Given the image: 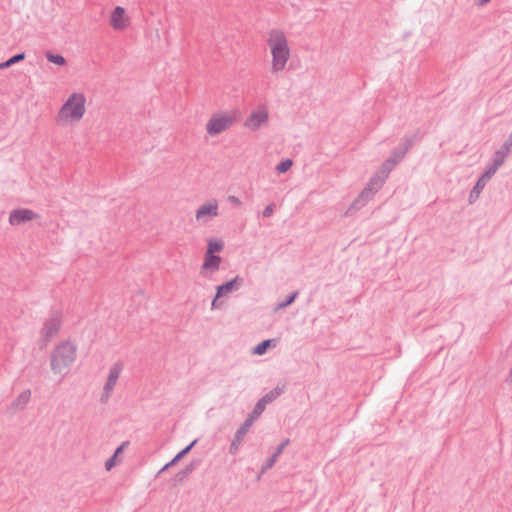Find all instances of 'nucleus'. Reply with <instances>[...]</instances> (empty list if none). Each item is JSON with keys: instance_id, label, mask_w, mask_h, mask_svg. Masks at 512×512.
<instances>
[{"instance_id": "obj_1", "label": "nucleus", "mask_w": 512, "mask_h": 512, "mask_svg": "<svg viewBox=\"0 0 512 512\" xmlns=\"http://www.w3.org/2000/svg\"><path fill=\"white\" fill-rule=\"evenodd\" d=\"M88 114V96L81 90L66 95L58 107L54 122L61 129H72L82 123Z\"/></svg>"}, {"instance_id": "obj_2", "label": "nucleus", "mask_w": 512, "mask_h": 512, "mask_svg": "<svg viewBox=\"0 0 512 512\" xmlns=\"http://www.w3.org/2000/svg\"><path fill=\"white\" fill-rule=\"evenodd\" d=\"M266 44L271 56V72L278 74L284 71L291 58V48L286 33L281 29H271L267 34Z\"/></svg>"}, {"instance_id": "obj_3", "label": "nucleus", "mask_w": 512, "mask_h": 512, "mask_svg": "<svg viewBox=\"0 0 512 512\" xmlns=\"http://www.w3.org/2000/svg\"><path fill=\"white\" fill-rule=\"evenodd\" d=\"M77 359V345L72 341L58 343L50 356V367L54 374L65 376Z\"/></svg>"}, {"instance_id": "obj_4", "label": "nucleus", "mask_w": 512, "mask_h": 512, "mask_svg": "<svg viewBox=\"0 0 512 512\" xmlns=\"http://www.w3.org/2000/svg\"><path fill=\"white\" fill-rule=\"evenodd\" d=\"M240 118L237 110H225L213 113L205 124L206 133L215 137L230 129Z\"/></svg>"}, {"instance_id": "obj_5", "label": "nucleus", "mask_w": 512, "mask_h": 512, "mask_svg": "<svg viewBox=\"0 0 512 512\" xmlns=\"http://www.w3.org/2000/svg\"><path fill=\"white\" fill-rule=\"evenodd\" d=\"M270 112L269 108L261 104L254 109L246 117L243 126L249 132H258L260 129L266 127L269 124Z\"/></svg>"}, {"instance_id": "obj_6", "label": "nucleus", "mask_w": 512, "mask_h": 512, "mask_svg": "<svg viewBox=\"0 0 512 512\" xmlns=\"http://www.w3.org/2000/svg\"><path fill=\"white\" fill-rule=\"evenodd\" d=\"M220 215V203L216 198H209L198 206L195 210L196 223L203 225L206 224Z\"/></svg>"}, {"instance_id": "obj_7", "label": "nucleus", "mask_w": 512, "mask_h": 512, "mask_svg": "<svg viewBox=\"0 0 512 512\" xmlns=\"http://www.w3.org/2000/svg\"><path fill=\"white\" fill-rule=\"evenodd\" d=\"M62 319L59 313L50 315L44 322L41 329V336L45 341H50L54 338L61 327Z\"/></svg>"}, {"instance_id": "obj_8", "label": "nucleus", "mask_w": 512, "mask_h": 512, "mask_svg": "<svg viewBox=\"0 0 512 512\" xmlns=\"http://www.w3.org/2000/svg\"><path fill=\"white\" fill-rule=\"evenodd\" d=\"M110 26L116 31H124L130 26V17L121 6H116L110 14Z\"/></svg>"}, {"instance_id": "obj_9", "label": "nucleus", "mask_w": 512, "mask_h": 512, "mask_svg": "<svg viewBox=\"0 0 512 512\" xmlns=\"http://www.w3.org/2000/svg\"><path fill=\"white\" fill-rule=\"evenodd\" d=\"M39 216L33 210L22 208L15 209L10 212L9 223L13 226H18L26 222L33 221Z\"/></svg>"}, {"instance_id": "obj_10", "label": "nucleus", "mask_w": 512, "mask_h": 512, "mask_svg": "<svg viewBox=\"0 0 512 512\" xmlns=\"http://www.w3.org/2000/svg\"><path fill=\"white\" fill-rule=\"evenodd\" d=\"M122 372V365L119 363L114 364L110 369L107 377V381L104 385V392L106 399L110 396L114 389L117 380Z\"/></svg>"}, {"instance_id": "obj_11", "label": "nucleus", "mask_w": 512, "mask_h": 512, "mask_svg": "<svg viewBox=\"0 0 512 512\" xmlns=\"http://www.w3.org/2000/svg\"><path fill=\"white\" fill-rule=\"evenodd\" d=\"M265 401L266 399H261L259 400V402L256 404L253 412L251 413V415L249 416V418L246 420L243 428L238 432V437H242L246 431L248 430V428L252 425L253 421L255 419H257L261 414L262 412L264 411L265 409Z\"/></svg>"}, {"instance_id": "obj_12", "label": "nucleus", "mask_w": 512, "mask_h": 512, "mask_svg": "<svg viewBox=\"0 0 512 512\" xmlns=\"http://www.w3.org/2000/svg\"><path fill=\"white\" fill-rule=\"evenodd\" d=\"M238 281H239V278L235 277L234 279L227 282L226 284L219 286L217 288L216 298L212 302V306L213 307L216 306V302L219 297L224 296V295L236 290L238 288Z\"/></svg>"}, {"instance_id": "obj_13", "label": "nucleus", "mask_w": 512, "mask_h": 512, "mask_svg": "<svg viewBox=\"0 0 512 512\" xmlns=\"http://www.w3.org/2000/svg\"><path fill=\"white\" fill-rule=\"evenodd\" d=\"M221 263V258L216 255L206 253L202 269L206 271L215 272L218 270Z\"/></svg>"}, {"instance_id": "obj_14", "label": "nucleus", "mask_w": 512, "mask_h": 512, "mask_svg": "<svg viewBox=\"0 0 512 512\" xmlns=\"http://www.w3.org/2000/svg\"><path fill=\"white\" fill-rule=\"evenodd\" d=\"M277 340L276 339H268L259 343L254 349L253 354L255 355H263L266 353L267 349L270 347H276Z\"/></svg>"}, {"instance_id": "obj_15", "label": "nucleus", "mask_w": 512, "mask_h": 512, "mask_svg": "<svg viewBox=\"0 0 512 512\" xmlns=\"http://www.w3.org/2000/svg\"><path fill=\"white\" fill-rule=\"evenodd\" d=\"M31 399V392L29 390L23 391L13 402V407L17 409L24 408Z\"/></svg>"}, {"instance_id": "obj_16", "label": "nucleus", "mask_w": 512, "mask_h": 512, "mask_svg": "<svg viewBox=\"0 0 512 512\" xmlns=\"http://www.w3.org/2000/svg\"><path fill=\"white\" fill-rule=\"evenodd\" d=\"M223 249V242L221 240L210 239L208 240V247L206 253L214 255L215 252H220Z\"/></svg>"}, {"instance_id": "obj_17", "label": "nucleus", "mask_w": 512, "mask_h": 512, "mask_svg": "<svg viewBox=\"0 0 512 512\" xmlns=\"http://www.w3.org/2000/svg\"><path fill=\"white\" fill-rule=\"evenodd\" d=\"M496 171V167L488 170L480 179L479 181L477 182L474 190L477 192V193H480L481 189L484 187L486 181H488L490 179V177L495 173Z\"/></svg>"}, {"instance_id": "obj_18", "label": "nucleus", "mask_w": 512, "mask_h": 512, "mask_svg": "<svg viewBox=\"0 0 512 512\" xmlns=\"http://www.w3.org/2000/svg\"><path fill=\"white\" fill-rule=\"evenodd\" d=\"M24 59H25V54L24 53L17 54L15 56L11 57L6 62L0 63V69H6V68L12 66L13 64H15L17 62H20V61H22Z\"/></svg>"}, {"instance_id": "obj_19", "label": "nucleus", "mask_w": 512, "mask_h": 512, "mask_svg": "<svg viewBox=\"0 0 512 512\" xmlns=\"http://www.w3.org/2000/svg\"><path fill=\"white\" fill-rule=\"evenodd\" d=\"M47 59L49 62L59 66H63L66 63L65 58L59 54H47Z\"/></svg>"}, {"instance_id": "obj_20", "label": "nucleus", "mask_w": 512, "mask_h": 512, "mask_svg": "<svg viewBox=\"0 0 512 512\" xmlns=\"http://www.w3.org/2000/svg\"><path fill=\"white\" fill-rule=\"evenodd\" d=\"M291 166H292V161L289 159H286L277 165V171L279 173H285L291 168Z\"/></svg>"}, {"instance_id": "obj_21", "label": "nucleus", "mask_w": 512, "mask_h": 512, "mask_svg": "<svg viewBox=\"0 0 512 512\" xmlns=\"http://www.w3.org/2000/svg\"><path fill=\"white\" fill-rule=\"evenodd\" d=\"M117 463L116 455H113L110 459H108L105 463V468L109 471L111 470Z\"/></svg>"}, {"instance_id": "obj_22", "label": "nucleus", "mask_w": 512, "mask_h": 512, "mask_svg": "<svg viewBox=\"0 0 512 512\" xmlns=\"http://www.w3.org/2000/svg\"><path fill=\"white\" fill-rule=\"evenodd\" d=\"M228 202L231 203L232 205L234 206H241L242 205V201L235 195H230L228 198H227Z\"/></svg>"}, {"instance_id": "obj_23", "label": "nucleus", "mask_w": 512, "mask_h": 512, "mask_svg": "<svg viewBox=\"0 0 512 512\" xmlns=\"http://www.w3.org/2000/svg\"><path fill=\"white\" fill-rule=\"evenodd\" d=\"M279 395V392H270L269 394L265 395L262 399H266L265 406L273 401L277 396Z\"/></svg>"}, {"instance_id": "obj_24", "label": "nucleus", "mask_w": 512, "mask_h": 512, "mask_svg": "<svg viewBox=\"0 0 512 512\" xmlns=\"http://www.w3.org/2000/svg\"><path fill=\"white\" fill-rule=\"evenodd\" d=\"M273 212H274L273 206L268 205L263 211V216L270 217V216H272Z\"/></svg>"}, {"instance_id": "obj_25", "label": "nucleus", "mask_w": 512, "mask_h": 512, "mask_svg": "<svg viewBox=\"0 0 512 512\" xmlns=\"http://www.w3.org/2000/svg\"><path fill=\"white\" fill-rule=\"evenodd\" d=\"M184 455H185V454H184L182 451H181V452H179V453L174 457V459L171 461V463L167 464V465L164 467V469H165V468H167L169 465H172V464L176 463V462H177L178 460H180Z\"/></svg>"}, {"instance_id": "obj_26", "label": "nucleus", "mask_w": 512, "mask_h": 512, "mask_svg": "<svg viewBox=\"0 0 512 512\" xmlns=\"http://www.w3.org/2000/svg\"><path fill=\"white\" fill-rule=\"evenodd\" d=\"M196 441H193L190 445H188L186 448H184L182 450V452L186 455L190 450L191 448L195 445Z\"/></svg>"}, {"instance_id": "obj_27", "label": "nucleus", "mask_w": 512, "mask_h": 512, "mask_svg": "<svg viewBox=\"0 0 512 512\" xmlns=\"http://www.w3.org/2000/svg\"><path fill=\"white\" fill-rule=\"evenodd\" d=\"M295 297H296V294H293V295L289 298V300H288L285 304L281 305L280 307H284V306H286V305H288V304H291V303L294 301Z\"/></svg>"}, {"instance_id": "obj_28", "label": "nucleus", "mask_w": 512, "mask_h": 512, "mask_svg": "<svg viewBox=\"0 0 512 512\" xmlns=\"http://www.w3.org/2000/svg\"><path fill=\"white\" fill-rule=\"evenodd\" d=\"M123 448H124V445L119 446V447L116 449V451H115L114 455H116V457H118V455H120V453L123 451Z\"/></svg>"}, {"instance_id": "obj_29", "label": "nucleus", "mask_w": 512, "mask_h": 512, "mask_svg": "<svg viewBox=\"0 0 512 512\" xmlns=\"http://www.w3.org/2000/svg\"><path fill=\"white\" fill-rule=\"evenodd\" d=\"M489 0H481V4L487 3Z\"/></svg>"}]
</instances>
